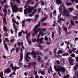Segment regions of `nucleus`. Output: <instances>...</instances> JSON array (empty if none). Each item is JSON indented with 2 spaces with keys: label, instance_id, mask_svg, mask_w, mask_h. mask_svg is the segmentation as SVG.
I'll return each mask as SVG.
<instances>
[{
  "label": "nucleus",
  "instance_id": "obj_1",
  "mask_svg": "<svg viewBox=\"0 0 78 78\" xmlns=\"http://www.w3.org/2000/svg\"><path fill=\"white\" fill-rule=\"evenodd\" d=\"M62 9H63V13L65 16H66L67 17H70V14H69V11H67V10H66V8H65V6H64V5L59 6V10L60 14L59 15V16H61L62 14Z\"/></svg>",
  "mask_w": 78,
  "mask_h": 78
},
{
  "label": "nucleus",
  "instance_id": "obj_2",
  "mask_svg": "<svg viewBox=\"0 0 78 78\" xmlns=\"http://www.w3.org/2000/svg\"><path fill=\"white\" fill-rule=\"evenodd\" d=\"M32 55L34 58H37V56H36V55H37V54L36 53V52H35V51L34 50H33L31 53L28 52L26 54L25 58L26 61H27V62H29L28 58L29 59H31V58L29 57L28 56V55Z\"/></svg>",
  "mask_w": 78,
  "mask_h": 78
},
{
  "label": "nucleus",
  "instance_id": "obj_3",
  "mask_svg": "<svg viewBox=\"0 0 78 78\" xmlns=\"http://www.w3.org/2000/svg\"><path fill=\"white\" fill-rule=\"evenodd\" d=\"M40 22H39L38 24L36 25L35 28L33 29L32 31H34L31 32L32 36H36V35L38 33V32H39V31H41V29L40 28H39L36 30V29H37L40 26Z\"/></svg>",
  "mask_w": 78,
  "mask_h": 78
},
{
  "label": "nucleus",
  "instance_id": "obj_4",
  "mask_svg": "<svg viewBox=\"0 0 78 78\" xmlns=\"http://www.w3.org/2000/svg\"><path fill=\"white\" fill-rule=\"evenodd\" d=\"M10 4L11 5L13 12H17V10L19 9V8L17 7L16 5H14L13 6V4H12V3L11 2L10 3Z\"/></svg>",
  "mask_w": 78,
  "mask_h": 78
},
{
  "label": "nucleus",
  "instance_id": "obj_5",
  "mask_svg": "<svg viewBox=\"0 0 78 78\" xmlns=\"http://www.w3.org/2000/svg\"><path fill=\"white\" fill-rule=\"evenodd\" d=\"M28 7L29 8L28 9H24V14H28V12H27V10L29 13H31L32 11V9H33V7H31L30 6H28Z\"/></svg>",
  "mask_w": 78,
  "mask_h": 78
},
{
  "label": "nucleus",
  "instance_id": "obj_6",
  "mask_svg": "<svg viewBox=\"0 0 78 78\" xmlns=\"http://www.w3.org/2000/svg\"><path fill=\"white\" fill-rule=\"evenodd\" d=\"M56 62L57 63L56 66H55L54 68L56 71H58V73L59 74V61L57 60Z\"/></svg>",
  "mask_w": 78,
  "mask_h": 78
},
{
  "label": "nucleus",
  "instance_id": "obj_7",
  "mask_svg": "<svg viewBox=\"0 0 78 78\" xmlns=\"http://www.w3.org/2000/svg\"><path fill=\"white\" fill-rule=\"evenodd\" d=\"M72 57H69V60L70 64L73 66L74 64L73 63V62H74V60L73 59H72Z\"/></svg>",
  "mask_w": 78,
  "mask_h": 78
},
{
  "label": "nucleus",
  "instance_id": "obj_8",
  "mask_svg": "<svg viewBox=\"0 0 78 78\" xmlns=\"http://www.w3.org/2000/svg\"><path fill=\"white\" fill-rule=\"evenodd\" d=\"M59 71H62L63 73H65L66 72V70L65 68L63 67H62L60 66H59Z\"/></svg>",
  "mask_w": 78,
  "mask_h": 78
},
{
  "label": "nucleus",
  "instance_id": "obj_9",
  "mask_svg": "<svg viewBox=\"0 0 78 78\" xmlns=\"http://www.w3.org/2000/svg\"><path fill=\"white\" fill-rule=\"evenodd\" d=\"M11 69L9 68H6L5 69L4 71V73H9V72H11Z\"/></svg>",
  "mask_w": 78,
  "mask_h": 78
},
{
  "label": "nucleus",
  "instance_id": "obj_10",
  "mask_svg": "<svg viewBox=\"0 0 78 78\" xmlns=\"http://www.w3.org/2000/svg\"><path fill=\"white\" fill-rule=\"evenodd\" d=\"M20 51H21V53L20 54V59L19 60V61L20 62H22V59H23V55H22V50L21 49Z\"/></svg>",
  "mask_w": 78,
  "mask_h": 78
},
{
  "label": "nucleus",
  "instance_id": "obj_11",
  "mask_svg": "<svg viewBox=\"0 0 78 78\" xmlns=\"http://www.w3.org/2000/svg\"><path fill=\"white\" fill-rule=\"evenodd\" d=\"M13 28H14V29L15 30V33H17V30H18V29L16 28V26L15 24H13Z\"/></svg>",
  "mask_w": 78,
  "mask_h": 78
},
{
  "label": "nucleus",
  "instance_id": "obj_12",
  "mask_svg": "<svg viewBox=\"0 0 78 78\" xmlns=\"http://www.w3.org/2000/svg\"><path fill=\"white\" fill-rule=\"evenodd\" d=\"M29 64V65L30 66H32L33 67L34 66L36 65V62H34L32 63H28Z\"/></svg>",
  "mask_w": 78,
  "mask_h": 78
},
{
  "label": "nucleus",
  "instance_id": "obj_13",
  "mask_svg": "<svg viewBox=\"0 0 78 78\" xmlns=\"http://www.w3.org/2000/svg\"><path fill=\"white\" fill-rule=\"evenodd\" d=\"M62 28L63 30H64L65 32H67V27L65 26L64 25H63Z\"/></svg>",
  "mask_w": 78,
  "mask_h": 78
},
{
  "label": "nucleus",
  "instance_id": "obj_14",
  "mask_svg": "<svg viewBox=\"0 0 78 78\" xmlns=\"http://www.w3.org/2000/svg\"><path fill=\"white\" fill-rule=\"evenodd\" d=\"M47 18H48V15H47L45 16V17L44 19L41 20V21L43 22V21H45V20H46Z\"/></svg>",
  "mask_w": 78,
  "mask_h": 78
},
{
  "label": "nucleus",
  "instance_id": "obj_15",
  "mask_svg": "<svg viewBox=\"0 0 78 78\" xmlns=\"http://www.w3.org/2000/svg\"><path fill=\"white\" fill-rule=\"evenodd\" d=\"M23 67L24 68H28L29 69H30L31 68V65H25L23 66Z\"/></svg>",
  "mask_w": 78,
  "mask_h": 78
},
{
  "label": "nucleus",
  "instance_id": "obj_16",
  "mask_svg": "<svg viewBox=\"0 0 78 78\" xmlns=\"http://www.w3.org/2000/svg\"><path fill=\"white\" fill-rule=\"evenodd\" d=\"M5 41H3V44L4 45V47L5 48L6 50H8V46H7V44H5Z\"/></svg>",
  "mask_w": 78,
  "mask_h": 78
},
{
  "label": "nucleus",
  "instance_id": "obj_17",
  "mask_svg": "<svg viewBox=\"0 0 78 78\" xmlns=\"http://www.w3.org/2000/svg\"><path fill=\"white\" fill-rule=\"evenodd\" d=\"M49 68L50 69H48V72L49 73H50V70L51 72H53V70H52V68H51V66H50L49 67Z\"/></svg>",
  "mask_w": 78,
  "mask_h": 78
},
{
  "label": "nucleus",
  "instance_id": "obj_18",
  "mask_svg": "<svg viewBox=\"0 0 78 78\" xmlns=\"http://www.w3.org/2000/svg\"><path fill=\"white\" fill-rule=\"evenodd\" d=\"M45 69H44L42 71H41V73L42 75H45Z\"/></svg>",
  "mask_w": 78,
  "mask_h": 78
},
{
  "label": "nucleus",
  "instance_id": "obj_19",
  "mask_svg": "<svg viewBox=\"0 0 78 78\" xmlns=\"http://www.w3.org/2000/svg\"><path fill=\"white\" fill-rule=\"evenodd\" d=\"M13 70H16L17 69H20V67H17V66H15V67H12V68Z\"/></svg>",
  "mask_w": 78,
  "mask_h": 78
},
{
  "label": "nucleus",
  "instance_id": "obj_20",
  "mask_svg": "<svg viewBox=\"0 0 78 78\" xmlns=\"http://www.w3.org/2000/svg\"><path fill=\"white\" fill-rule=\"evenodd\" d=\"M6 7H8V6H7L4 5V7L5 8H4L3 10V12H5V13H6V12H7V10H6Z\"/></svg>",
  "mask_w": 78,
  "mask_h": 78
},
{
  "label": "nucleus",
  "instance_id": "obj_21",
  "mask_svg": "<svg viewBox=\"0 0 78 78\" xmlns=\"http://www.w3.org/2000/svg\"><path fill=\"white\" fill-rule=\"evenodd\" d=\"M44 37H41L40 38V39L39 38L38 41H37V43H39V41H40V42H41V41H43V40H44Z\"/></svg>",
  "mask_w": 78,
  "mask_h": 78
},
{
  "label": "nucleus",
  "instance_id": "obj_22",
  "mask_svg": "<svg viewBox=\"0 0 78 78\" xmlns=\"http://www.w3.org/2000/svg\"><path fill=\"white\" fill-rule=\"evenodd\" d=\"M36 54H37V55H43L42 52H39V51H37L36 52Z\"/></svg>",
  "mask_w": 78,
  "mask_h": 78
},
{
  "label": "nucleus",
  "instance_id": "obj_23",
  "mask_svg": "<svg viewBox=\"0 0 78 78\" xmlns=\"http://www.w3.org/2000/svg\"><path fill=\"white\" fill-rule=\"evenodd\" d=\"M19 50H20V47H17L16 49V53H18L19 51Z\"/></svg>",
  "mask_w": 78,
  "mask_h": 78
},
{
  "label": "nucleus",
  "instance_id": "obj_24",
  "mask_svg": "<svg viewBox=\"0 0 78 78\" xmlns=\"http://www.w3.org/2000/svg\"><path fill=\"white\" fill-rule=\"evenodd\" d=\"M25 33L26 34H27V37H29L30 36V32H29V33L28 34V31H26L25 32Z\"/></svg>",
  "mask_w": 78,
  "mask_h": 78
},
{
  "label": "nucleus",
  "instance_id": "obj_25",
  "mask_svg": "<svg viewBox=\"0 0 78 78\" xmlns=\"http://www.w3.org/2000/svg\"><path fill=\"white\" fill-rule=\"evenodd\" d=\"M69 53L67 52L65 53L64 54H62V56H69Z\"/></svg>",
  "mask_w": 78,
  "mask_h": 78
},
{
  "label": "nucleus",
  "instance_id": "obj_26",
  "mask_svg": "<svg viewBox=\"0 0 78 78\" xmlns=\"http://www.w3.org/2000/svg\"><path fill=\"white\" fill-rule=\"evenodd\" d=\"M37 41L38 42L39 40V37H40V36H41V34H39L37 35Z\"/></svg>",
  "mask_w": 78,
  "mask_h": 78
},
{
  "label": "nucleus",
  "instance_id": "obj_27",
  "mask_svg": "<svg viewBox=\"0 0 78 78\" xmlns=\"http://www.w3.org/2000/svg\"><path fill=\"white\" fill-rule=\"evenodd\" d=\"M37 19H39V15H35V17L34 19L35 20V21L37 20Z\"/></svg>",
  "mask_w": 78,
  "mask_h": 78
},
{
  "label": "nucleus",
  "instance_id": "obj_28",
  "mask_svg": "<svg viewBox=\"0 0 78 78\" xmlns=\"http://www.w3.org/2000/svg\"><path fill=\"white\" fill-rule=\"evenodd\" d=\"M39 34H41V36H44V35L46 34V33L43 34L42 33V31H41L40 32Z\"/></svg>",
  "mask_w": 78,
  "mask_h": 78
},
{
  "label": "nucleus",
  "instance_id": "obj_29",
  "mask_svg": "<svg viewBox=\"0 0 78 78\" xmlns=\"http://www.w3.org/2000/svg\"><path fill=\"white\" fill-rule=\"evenodd\" d=\"M17 44L18 45H19V46H20V45L22 46L23 45V43L22 42H19L17 43Z\"/></svg>",
  "mask_w": 78,
  "mask_h": 78
},
{
  "label": "nucleus",
  "instance_id": "obj_30",
  "mask_svg": "<svg viewBox=\"0 0 78 78\" xmlns=\"http://www.w3.org/2000/svg\"><path fill=\"white\" fill-rule=\"evenodd\" d=\"M66 5H67V6H70L72 5V3H70L69 2H67L66 3Z\"/></svg>",
  "mask_w": 78,
  "mask_h": 78
},
{
  "label": "nucleus",
  "instance_id": "obj_31",
  "mask_svg": "<svg viewBox=\"0 0 78 78\" xmlns=\"http://www.w3.org/2000/svg\"><path fill=\"white\" fill-rule=\"evenodd\" d=\"M26 39L27 41V42L28 43L29 45H31V41H29V40H28V37H27Z\"/></svg>",
  "mask_w": 78,
  "mask_h": 78
},
{
  "label": "nucleus",
  "instance_id": "obj_32",
  "mask_svg": "<svg viewBox=\"0 0 78 78\" xmlns=\"http://www.w3.org/2000/svg\"><path fill=\"white\" fill-rule=\"evenodd\" d=\"M70 23H71V24H72V25H73V26H75V23L73 22V20H71L70 21Z\"/></svg>",
  "mask_w": 78,
  "mask_h": 78
},
{
  "label": "nucleus",
  "instance_id": "obj_33",
  "mask_svg": "<svg viewBox=\"0 0 78 78\" xmlns=\"http://www.w3.org/2000/svg\"><path fill=\"white\" fill-rule=\"evenodd\" d=\"M64 78H69L70 77V76L69 74H67L66 76H63Z\"/></svg>",
  "mask_w": 78,
  "mask_h": 78
},
{
  "label": "nucleus",
  "instance_id": "obj_34",
  "mask_svg": "<svg viewBox=\"0 0 78 78\" xmlns=\"http://www.w3.org/2000/svg\"><path fill=\"white\" fill-rule=\"evenodd\" d=\"M73 7L69 8H68L69 11H70L71 12L72 11H73Z\"/></svg>",
  "mask_w": 78,
  "mask_h": 78
},
{
  "label": "nucleus",
  "instance_id": "obj_35",
  "mask_svg": "<svg viewBox=\"0 0 78 78\" xmlns=\"http://www.w3.org/2000/svg\"><path fill=\"white\" fill-rule=\"evenodd\" d=\"M64 51H62V50L61 49L59 50V54H61V53H63Z\"/></svg>",
  "mask_w": 78,
  "mask_h": 78
},
{
  "label": "nucleus",
  "instance_id": "obj_36",
  "mask_svg": "<svg viewBox=\"0 0 78 78\" xmlns=\"http://www.w3.org/2000/svg\"><path fill=\"white\" fill-rule=\"evenodd\" d=\"M44 41H48V38L47 37V36H45L44 37Z\"/></svg>",
  "mask_w": 78,
  "mask_h": 78
},
{
  "label": "nucleus",
  "instance_id": "obj_37",
  "mask_svg": "<svg viewBox=\"0 0 78 78\" xmlns=\"http://www.w3.org/2000/svg\"><path fill=\"white\" fill-rule=\"evenodd\" d=\"M3 30L5 31H7V29H6V27L5 26H4L3 27Z\"/></svg>",
  "mask_w": 78,
  "mask_h": 78
},
{
  "label": "nucleus",
  "instance_id": "obj_38",
  "mask_svg": "<svg viewBox=\"0 0 78 78\" xmlns=\"http://www.w3.org/2000/svg\"><path fill=\"white\" fill-rule=\"evenodd\" d=\"M55 56L58 57V56H59V52L55 53Z\"/></svg>",
  "mask_w": 78,
  "mask_h": 78
},
{
  "label": "nucleus",
  "instance_id": "obj_39",
  "mask_svg": "<svg viewBox=\"0 0 78 78\" xmlns=\"http://www.w3.org/2000/svg\"><path fill=\"white\" fill-rule=\"evenodd\" d=\"M3 72L1 73V72H0V76L1 78H5L4 77H3Z\"/></svg>",
  "mask_w": 78,
  "mask_h": 78
},
{
  "label": "nucleus",
  "instance_id": "obj_40",
  "mask_svg": "<svg viewBox=\"0 0 78 78\" xmlns=\"http://www.w3.org/2000/svg\"><path fill=\"white\" fill-rule=\"evenodd\" d=\"M38 58H37V60H38V61H40L41 59V57H40V56H38Z\"/></svg>",
  "mask_w": 78,
  "mask_h": 78
},
{
  "label": "nucleus",
  "instance_id": "obj_41",
  "mask_svg": "<svg viewBox=\"0 0 78 78\" xmlns=\"http://www.w3.org/2000/svg\"><path fill=\"white\" fill-rule=\"evenodd\" d=\"M12 1H16V2H17L18 3H19V4H20V0H12Z\"/></svg>",
  "mask_w": 78,
  "mask_h": 78
},
{
  "label": "nucleus",
  "instance_id": "obj_42",
  "mask_svg": "<svg viewBox=\"0 0 78 78\" xmlns=\"http://www.w3.org/2000/svg\"><path fill=\"white\" fill-rule=\"evenodd\" d=\"M73 18L74 20H78V17L76 16H73Z\"/></svg>",
  "mask_w": 78,
  "mask_h": 78
},
{
  "label": "nucleus",
  "instance_id": "obj_43",
  "mask_svg": "<svg viewBox=\"0 0 78 78\" xmlns=\"http://www.w3.org/2000/svg\"><path fill=\"white\" fill-rule=\"evenodd\" d=\"M22 32H20L18 33V36L20 37V36H21V35H22Z\"/></svg>",
  "mask_w": 78,
  "mask_h": 78
},
{
  "label": "nucleus",
  "instance_id": "obj_44",
  "mask_svg": "<svg viewBox=\"0 0 78 78\" xmlns=\"http://www.w3.org/2000/svg\"><path fill=\"white\" fill-rule=\"evenodd\" d=\"M71 1H73V2H74L75 3H78V0H71Z\"/></svg>",
  "mask_w": 78,
  "mask_h": 78
},
{
  "label": "nucleus",
  "instance_id": "obj_45",
  "mask_svg": "<svg viewBox=\"0 0 78 78\" xmlns=\"http://www.w3.org/2000/svg\"><path fill=\"white\" fill-rule=\"evenodd\" d=\"M31 2H32V0H28L27 2V5H28V3H30Z\"/></svg>",
  "mask_w": 78,
  "mask_h": 78
},
{
  "label": "nucleus",
  "instance_id": "obj_46",
  "mask_svg": "<svg viewBox=\"0 0 78 78\" xmlns=\"http://www.w3.org/2000/svg\"><path fill=\"white\" fill-rule=\"evenodd\" d=\"M48 23H43L42 24L43 27H44V26H48Z\"/></svg>",
  "mask_w": 78,
  "mask_h": 78
},
{
  "label": "nucleus",
  "instance_id": "obj_47",
  "mask_svg": "<svg viewBox=\"0 0 78 78\" xmlns=\"http://www.w3.org/2000/svg\"><path fill=\"white\" fill-rule=\"evenodd\" d=\"M64 20H65V19H64V20L63 19H62V18H60L59 19V22H60V21H64Z\"/></svg>",
  "mask_w": 78,
  "mask_h": 78
},
{
  "label": "nucleus",
  "instance_id": "obj_48",
  "mask_svg": "<svg viewBox=\"0 0 78 78\" xmlns=\"http://www.w3.org/2000/svg\"><path fill=\"white\" fill-rule=\"evenodd\" d=\"M12 23H13V24H15V23H16V21L15 20H14V19H12Z\"/></svg>",
  "mask_w": 78,
  "mask_h": 78
},
{
  "label": "nucleus",
  "instance_id": "obj_49",
  "mask_svg": "<svg viewBox=\"0 0 78 78\" xmlns=\"http://www.w3.org/2000/svg\"><path fill=\"white\" fill-rule=\"evenodd\" d=\"M32 42H35L36 41V39L34 38V39H32Z\"/></svg>",
  "mask_w": 78,
  "mask_h": 78
},
{
  "label": "nucleus",
  "instance_id": "obj_50",
  "mask_svg": "<svg viewBox=\"0 0 78 78\" xmlns=\"http://www.w3.org/2000/svg\"><path fill=\"white\" fill-rule=\"evenodd\" d=\"M24 23H25V20H23L22 21V27H23V25H24Z\"/></svg>",
  "mask_w": 78,
  "mask_h": 78
},
{
  "label": "nucleus",
  "instance_id": "obj_51",
  "mask_svg": "<svg viewBox=\"0 0 78 78\" xmlns=\"http://www.w3.org/2000/svg\"><path fill=\"white\" fill-rule=\"evenodd\" d=\"M40 2L41 3L42 6H44V2H43V1H41Z\"/></svg>",
  "mask_w": 78,
  "mask_h": 78
},
{
  "label": "nucleus",
  "instance_id": "obj_52",
  "mask_svg": "<svg viewBox=\"0 0 78 78\" xmlns=\"http://www.w3.org/2000/svg\"><path fill=\"white\" fill-rule=\"evenodd\" d=\"M70 56L72 57H73V58H74V57H75V55L74 54H72V55H70Z\"/></svg>",
  "mask_w": 78,
  "mask_h": 78
},
{
  "label": "nucleus",
  "instance_id": "obj_53",
  "mask_svg": "<svg viewBox=\"0 0 78 78\" xmlns=\"http://www.w3.org/2000/svg\"><path fill=\"white\" fill-rule=\"evenodd\" d=\"M3 22L5 24V25H7V23H6V20L5 18L3 19Z\"/></svg>",
  "mask_w": 78,
  "mask_h": 78
},
{
  "label": "nucleus",
  "instance_id": "obj_54",
  "mask_svg": "<svg viewBox=\"0 0 78 78\" xmlns=\"http://www.w3.org/2000/svg\"><path fill=\"white\" fill-rule=\"evenodd\" d=\"M75 76H76L77 77H78V72H76L75 73Z\"/></svg>",
  "mask_w": 78,
  "mask_h": 78
},
{
  "label": "nucleus",
  "instance_id": "obj_55",
  "mask_svg": "<svg viewBox=\"0 0 78 78\" xmlns=\"http://www.w3.org/2000/svg\"><path fill=\"white\" fill-rule=\"evenodd\" d=\"M34 73L35 75H36L37 74V71H36L34 72Z\"/></svg>",
  "mask_w": 78,
  "mask_h": 78
},
{
  "label": "nucleus",
  "instance_id": "obj_56",
  "mask_svg": "<svg viewBox=\"0 0 78 78\" xmlns=\"http://www.w3.org/2000/svg\"><path fill=\"white\" fill-rule=\"evenodd\" d=\"M69 53V54H72V51L71 50H69L68 51Z\"/></svg>",
  "mask_w": 78,
  "mask_h": 78
},
{
  "label": "nucleus",
  "instance_id": "obj_57",
  "mask_svg": "<svg viewBox=\"0 0 78 78\" xmlns=\"http://www.w3.org/2000/svg\"><path fill=\"white\" fill-rule=\"evenodd\" d=\"M45 42V41H40L41 44H44Z\"/></svg>",
  "mask_w": 78,
  "mask_h": 78
},
{
  "label": "nucleus",
  "instance_id": "obj_58",
  "mask_svg": "<svg viewBox=\"0 0 78 78\" xmlns=\"http://www.w3.org/2000/svg\"><path fill=\"white\" fill-rule=\"evenodd\" d=\"M76 50V48H73L72 49V50L73 51H75Z\"/></svg>",
  "mask_w": 78,
  "mask_h": 78
},
{
  "label": "nucleus",
  "instance_id": "obj_59",
  "mask_svg": "<svg viewBox=\"0 0 78 78\" xmlns=\"http://www.w3.org/2000/svg\"><path fill=\"white\" fill-rule=\"evenodd\" d=\"M2 0H0V1ZM3 1H1V3H6V0H3Z\"/></svg>",
  "mask_w": 78,
  "mask_h": 78
},
{
  "label": "nucleus",
  "instance_id": "obj_60",
  "mask_svg": "<svg viewBox=\"0 0 78 78\" xmlns=\"http://www.w3.org/2000/svg\"><path fill=\"white\" fill-rule=\"evenodd\" d=\"M54 35H55V33L52 32V38H53V37H54Z\"/></svg>",
  "mask_w": 78,
  "mask_h": 78
},
{
  "label": "nucleus",
  "instance_id": "obj_61",
  "mask_svg": "<svg viewBox=\"0 0 78 78\" xmlns=\"http://www.w3.org/2000/svg\"><path fill=\"white\" fill-rule=\"evenodd\" d=\"M74 69L76 70L77 69V66H75L74 67Z\"/></svg>",
  "mask_w": 78,
  "mask_h": 78
},
{
  "label": "nucleus",
  "instance_id": "obj_62",
  "mask_svg": "<svg viewBox=\"0 0 78 78\" xmlns=\"http://www.w3.org/2000/svg\"><path fill=\"white\" fill-rule=\"evenodd\" d=\"M53 5L52 4H51V9L52 10V11H53Z\"/></svg>",
  "mask_w": 78,
  "mask_h": 78
},
{
  "label": "nucleus",
  "instance_id": "obj_63",
  "mask_svg": "<svg viewBox=\"0 0 78 78\" xmlns=\"http://www.w3.org/2000/svg\"><path fill=\"white\" fill-rule=\"evenodd\" d=\"M73 32L75 33V34H78V31L76 30H74Z\"/></svg>",
  "mask_w": 78,
  "mask_h": 78
},
{
  "label": "nucleus",
  "instance_id": "obj_64",
  "mask_svg": "<svg viewBox=\"0 0 78 78\" xmlns=\"http://www.w3.org/2000/svg\"><path fill=\"white\" fill-rule=\"evenodd\" d=\"M26 21H29V22H30V21H31V19H27L26 20Z\"/></svg>",
  "mask_w": 78,
  "mask_h": 78
}]
</instances>
